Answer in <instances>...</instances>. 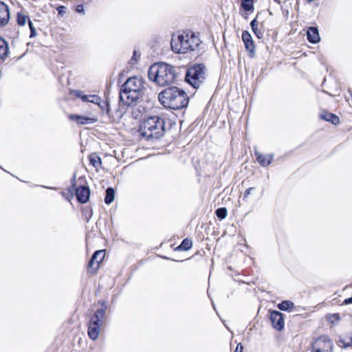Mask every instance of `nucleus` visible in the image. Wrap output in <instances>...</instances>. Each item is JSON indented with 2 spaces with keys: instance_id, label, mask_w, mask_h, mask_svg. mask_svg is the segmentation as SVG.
Returning <instances> with one entry per match:
<instances>
[{
  "instance_id": "7",
  "label": "nucleus",
  "mask_w": 352,
  "mask_h": 352,
  "mask_svg": "<svg viewBox=\"0 0 352 352\" xmlns=\"http://www.w3.org/2000/svg\"><path fill=\"white\" fill-rule=\"evenodd\" d=\"M72 186L76 192L77 200L82 204L87 203L90 197L89 188L85 185V179L80 177L77 180H72Z\"/></svg>"
},
{
  "instance_id": "33",
  "label": "nucleus",
  "mask_w": 352,
  "mask_h": 352,
  "mask_svg": "<svg viewBox=\"0 0 352 352\" xmlns=\"http://www.w3.org/2000/svg\"><path fill=\"white\" fill-rule=\"evenodd\" d=\"M83 94V92L80 90H71L69 91V95H74V96L81 98L82 95Z\"/></svg>"
},
{
  "instance_id": "28",
  "label": "nucleus",
  "mask_w": 352,
  "mask_h": 352,
  "mask_svg": "<svg viewBox=\"0 0 352 352\" xmlns=\"http://www.w3.org/2000/svg\"><path fill=\"white\" fill-rule=\"evenodd\" d=\"M241 6L245 11L253 10V0H241Z\"/></svg>"
},
{
  "instance_id": "23",
  "label": "nucleus",
  "mask_w": 352,
  "mask_h": 352,
  "mask_svg": "<svg viewBox=\"0 0 352 352\" xmlns=\"http://www.w3.org/2000/svg\"><path fill=\"white\" fill-rule=\"evenodd\" d=\"M89 162H90V164L94 166L96 168H98L100 167L101 166V159L100 157L95 153H91L89 157Z\"/></svg>"
},
{
  "instance_id": "38",
  "label": "nucleus",
  "mask_w": 352,
  "mask_h": 352,
  "mask_svg": "<svg viewBox=\"0 0 352 352\" xmlns=\"http://www.w3.org/2000/svg\"><path fill=\"white\" fill-rule=\"evenodd\" d=\"M343 303L345 305L351 304L352 303V297L345 299L344 300Z\"/></svg>"
},
{
  "instance_id": "22",
  "label": "nucleus",
  "mask_w": 352,
  "mask_h": 352,
  "mask_svg": "<svg viewBox=\"0 0 352 352\" xmlns=\"http://www.w3.org/2000/svg\"><path fill=\"white\" fill-rule=\"evenodd\" d=\"M115 198V190L113 188L109 187L106 190V195L104 197V202L106 204H111Z\"/></svg>"
},
{
  "instance_id": "29",
  "label": "nucleus",
  "mask_w": 352,
  "mask_h": 352,
  "mask_svg": "<svg viewBox=\"0 0 352 352\" xmlns=\"http://www.w3.org/2000/svg\"><path fill=\"white\" fill-rule=\"evenodd\" d=\"M216 215L220 219H224L227 216V210L226 208H219L216 212Z\"/></svg>"
},
{
  "instance_id": "32",
  "label": "nucleus",
  "mask_w": 352,
  "mask_h": 352,
  "mask_svg": "<svg viewBox=\"0 0 352 352\" xmlns=\"http://www.w3.org/2000/svg\"><path fill=\"white\" fill-rule=\"evenodd\" d=\"M58 11V14L63 16L65 12V7L64 6L54 5Z\"/></svg>"
},
{
  "instance_id": "37",
  "label": "nucleus",
  "mask_w": 352,
  "mask_h": 352,
  "mask_svg": "<svg viewBox=\"0 0 352 352\" xmlns=\"http://www.w3.org/2000/svg\"><path fill=\"white\" fill-rule=\"evenodd\" d=\"M36 29H32V30H30V38H34L36 36Z\"/></svg>"
},
{
  "instance_id": "2",
  "label": "nucleus",
  "mask_w": 352,
  "mask_h": 352,
  "mask_svg": "<svg viewBox=\"0 0 352 352\" xmlns=\"http://www.w3.org/2000/svg\"><path fill=\"white\" fill-rule=\"evenodd\" d=\"M148 76L151 80L159 86L169 85L175 80V68L165 63H156L150 67Z\"/></svg>"
},
{
  "instance_id": "3",
  "label": "nucleus",
  "mask_w": 352,
  "mask_h": 352,
  "mask_svg": "<svg viewBox=\"0 0 352 352\" xmlns=\"http://www.w3.org/2000/svg\"><path fill=\"white\" fill-rule=\"evenodd\" d=\"M144 85L141 78L131 77L122 85L120 91V100L130 106L136 102L143 93Z\"/></svg>"
},
{
  "instance_id": "13",
  "label": "nucleus",
  "mask_w": 352,
  "mask_h": 352,
  "mask_svg": "<svg viewBox=\"0 0 352 352\" xmlns=\"http://www.w3.org/2000/svg\"><path fill=\"white\" fill-rule=\"evenodd\" d=\"M10 14L8 6L0 1V26L6 25L10 19Z\"/></svg>"
},
{
  "instance_id": "21",
  "label": "nucleus",
  "mask_w": 352,
  "mask_h": 352,
  "mask_svg": "<svg viewBox=\"0 0 352 352\" xmlns=\"http://www.w3.org/2000/svg\"><path fill=\"white\" fill-rule=\"evenodd\" d=\"M9 54V47L8 43L0 37V59H5Z\"/></svg>"
},
{
  "instance_id": "36",
  "label": "nucleus",
  "mask_w": 352,
  "mask_h": 352,
  "mask_svg": "<svg viewBox=\"0 0 352 352\" xmlns=\"http://www.w3.org/2000/svg\"><path fill=\"white\" fill-rule=\"evenodd\" d=\"M242 351H243V346L241 343H239L234 352H242Z\"/></svg>"
},
{
  "instance_id": "27",
  "label": "nucleus",
  "mask_w": 352,
  "mask_h": 352,
  "mask_svg": "<svg viewBox=\"0 0 352 352\" xmlns=\"http://www.w3.org/2000/svg\"><path fill=\"white\" fill-rule=\"evenodd\" d=\"M97 104L100 107L103 112H105L107 114H109L110 106L107 100L102 101L101 98H100V102Z\"/></svg>"
},
{
  "instance_id": "40",
  "label": "nucleus",
  "mask_w": 352,
  "mask_h": 352,
  "mask_svg": "<svg viewBox=\"0 0 352 352\" xmlns=\"http://www.w3.org/2000/svg\"><path fill=\"white\" fill-rule=\"evenodd\" d=\"M28 25L30 30H32V29H35L32 21L30 19H28Z\"/></svg>"
},
{
  "instance_id": "25",
  "label": "nucleus",
  "mask_w": 352,
  "mask_h": 352,
  "mask_svg": "<svg viewBox=\"0 0 352 352\" xmlns=\"http://www.w3.org/2000/svg\"><path fill=\"white\" fill-rule=\"evenodd\" d=\"M192 245V241L188 239L183 240L182 244L177 248L179 250L186 251L191 248Z\"/></svg>"
},
{
  "instance_id": "16",
  "label": "nucleus",
  "mask_w": 352,
  "mask_h": 352,
  "mask_svg": "<svg viewBox=\"0 0 352 352\" xmlns=\"http://www.w3.org/2000/svg\"><path fill=\"white\" fill-rule=\"evenodd\" d=\"M241 37L246 50L251 54H254L255 47L251 34L248 31H243Z\"/></svg>"
},
{
  "instance_id": "31",
  "label": "nucleus",
  "mask_w": 352,
  "mask_h": 352,
  "mask_svg": "<svg viewBox=\"0 0 352 352\" xmlns=\"http://www.w3.org/2000/svg\"><path fill=\"white\" fill-rule=\"evenodd\" d=\"M327 318L331 320V322H338L340 319L338 314H329Z\"/></svg>"
},
{
  "instance_id": "8",
  "label": "nucleus",
  "mask_w": 352,
  "mask_h": 352,
  "mask_svg": "<svg viewBox=\"0 0 352 352\" xmlns=\"http://www.w3.org/2000/svg\"><path fill=\"white\" fill-rule=\"evenodd\" d=\"M333 343L326 336L317 338L312 344L311 352H333Z\"/></svg>"
},
{
  "instance_id": "12",
  "label": "nucleus",
  "mask_w": 352,
  "mask_h": 352,
  "mask_svg": "<svg viewBox=\"0 0 352 352\" xmlns=\"http://www.w3.org/2000/svg\"><path fill=\"white\" fill-rule=\"evenodd\" d=\"M69 118L72 121L79 125L91 124L98 121L96 117H85L76 114H71Z\"/></svg>"
},
{
  "instance_id": "11",
  "label": "nucleus",
  "mask_w": 352,
  "mask_h": 352,
  "mask_svg": "<svg viewBox=\"0 0 352 352\" xmlns=\"http://www.w3.org/2000/svg\"><path fill=\"white\" fill-rule=\"evenodd\" d=\"M270 320L274 329L280 331L284 328L285 322L283 314L278 311H272L270 313Z\"/></svg>"
},
{
  "instance_id": "15",
  "label": "nucleus",
  "mask_w": 352,
  "mask_h": 352,
  "mask_svg": "<svg viewBox=\"0 0 352 352\" xmlns=\"http://www.w3.org/2000/svg\"><path fill=\"white\" fill-rule=\"evenodd\" d=\"M105 313V309H98L91 317L89 324L94 325L100 324L102 326L104 321Z\"/></svg>"
},
{
  "instance_id": "26",
  "label": "nucleus",
  "mask_w": 352,
  "mask_h": 352,
  "mask_svg": "<svg viewBox=\"0 0 352 352\" xmlns=\"http://www.w3.org/2000/svg\"><path fill=\"white\" fill-rule=\"evenodd\" d=\"M28 19L30 18L22 12L17 13L16 22L19 25L23 26Z\"/></svg>"
},
{
  "instance_id": "42",
  "label": "nucleus",
  "mask_w": 352,
  "mask_h": 352,
  "mask_svg": "<svg viewBox=\"0 0 352 352\" xmlns=\"http://www.w3.org/2000/svg\"><path fill=\"white\" fill-rule=\"evenodd\" d=\"M61 194L63 195V197L65 196V192H61Z\"/></svg>"
},
{
  "instance_id": "4",
  "label": "nucleus",
  "mask_w": 352,
  "mask_h": 352,
  "mask_svg": "<svg viewBox=\"0 0 352 352\" xmlns=\"http://www.w3.org/2000/svg\"><path fill=\"white\" fill-rule=\"evenodd\" d=\"M138 131L146 140L158 139L164 133L165 122L159 116H151L142 122Z\"/></svg>"
},
{
  "instance_id": "30",
  "label": "nucleus",
  "mask_w": 352,
  "mask_h": 352,
  "mask_svg": "<svg viewBox=\"0 0 352 352\" xmlns=\"http://www.w3.org/2000/svg\"><path fill=\"white\" fill-rule=\"evenodd\" d=\"M100 98L97 95H88V100L87 102H91L94 104H99L100 102Z\"/></svg>"
},
{
  "instance_id": "35",
  "label": "nucleus",
  "mask_w": 352,
  "mask_h": 352,
  "mask_svg": "<svg viewBox=\"0 0 352 352\" xmlns=\"http://www.w3.org/2000/svg\"><path fill=\"white\" fill-rule=\"evenodd\" d=\"M254 189V188L253 187H250V188H248L245 192H244V194H243V199L244 200H245L250 195L251 192Z\"/></svg>"
},
{
  "instance_id": "41",
  "label": "nucleus",
  "mask_w": 352,
  "mask_h": 352,
  "mask_svg": "<svg viewBox=\"0 0 352 352\" xmlns=\"http://www.w3.org/2000/svg\"><path fill=\"white\" fill-rule=\"evenodd\" d=\"M136 57H137V52L135 51V52H133V57H132V59H135V60H136Z\"/></svg>"
},
{
  "instance_id": "9",
  "label": "nucleus",
  "mask_w": 352,
  "mask_h": 352,
  "mask_svg": "<svg viewBox=\"0 0 352 352\" xmlns=\"http://www.w3.org/2000/svg\"><path fill=\"white\" fill-rule=\"evenodd\" d=\"M105 256V252L103 250L96 251L92 255L89 264L88 272L94 273L98 269L100 263L102 261Z\"/></svg>"
},
{
  "instance_id": "17",
  "label": "nucleus",
  "mask_w": 352,
  "mask_h": 352,
  "mask_svg": "<svg viewBox=\"0 0 352 352\" xmlns=\"http://www.w3.org/2000/svg\"><path fill=\"white\" fill-rule=\"evenodd\" d=\"M256 161L259 163V164L262 166H267L271 164L273 160L272 155H263L258 151H255L254 153Z\"/></svg>"
},
{
  "instance_id": "24",
  "label": "nucleus",
  "mask_w": 352,
  "mask_h": 352,
  "mask_svg": "<svg viewBox=\"0 0 352 352\" xmlns=\"http://www.w3.org/2000/svg\"><path fill=\"white\" fill-rule=\"evenodd\" d=\"M278 308L281 311H289L294 307V304L289 300H284L277 305Z\"/></svg>"
},
{
  "instance_id": "18",
  "label": "nucleus",
  "mask_w": 352,
  "mask_h": 352,
  "mask_svg": "<svg viewBox=\"0 0 352 352\" xmlns=\"http://www.w3.org/2000/svg\"><path fill=\"white\" fill-rule=\"evenodd\" d=\"M308 41L311 43H317L320 41V35L318 28L316 27H310L307 32Z\"/></svg>"
},
{
  "instance_id": "43",
  "label": "nucleus",
  "mask_w": 352,
  "mask_h": 352,
  "mask_svg": "<svg viewBox=\"0 0 352 352\" xmlns=\"http://www.w3.org/2000/svg\"><path fill=\"white\" fill-rule=\"evenodd\" d=\"M351 102H352V94H351Z\"/></svg>"
},
{
  "instance_id": "1",
  "label": "nucleus",
  "mask_w": 352,
  "mask_h": 352,
  "mask_svg": "<svg viewBox=\"0 0 352 352\" xmlns=\"http://www.w3.org/2000/svg\"><path fill=\"white\" fill-rule=\"evenodd\" d=\"M158 99L164 107L175 110L186 107L189 102L188 94L177 87L164 89L159 94Z\"/></svg>"
},
{
  "instance_id": "10",
  "label": "nucleus",
  "mask_w": 352,
  "mask_h": 352,
  "mask_svg": "<svg viewBox=\"0 0 352 352\" xmlns=\"http://www.w3.org/2000/svg\"><path fill=\"white\" fill-rule=\"evenodd\" d=\"M65 71V64L62 62L57 61L56 63L53 65V72L61 86V87H60V91H63L64 89Z\"/></svg>"
},
{
  "instance_id": "20",
  "label": "nucleus",
  "mask_w": 352,
  "mask_h": 352,
  "mask_svg": "<svg viewBox=\"0 0 352 352\" xmlns=\"http://www.w3.org/2000/svg\"><path fill=\"white\" fill-rule=\"evenodd\" d=\"M320 117L321 119L331 122L333 124H337L340 122L339 118L337 116L327 111L321 113Z\"/></svg>"
},
{
  "instance_id": "6",
  "label": "nucleus",
  "mask_w": 352,
  "mask_h": 352,
  "mask_svg": "<svg viewBox=\"0 0 352 352\" xmlns=\"http://www.w3.org/2000/svg\"><path fill=\"white\" fill-rule=\"evenodd\" d=\"M186 81L194 88H198L205 79V66L202 64L189 67L186 74Z\"/></svg>"
},
{
  "instance_id": "34",
  "label": "nucleus",
  "mask_w": 352,
  "mask_h": 352,
  "mask_svg": "<svg viewBox=\"0 0 352 352\" xmlns=\"http://www.w3.org/2000/svg\"><path fill=\"white\" fill-rule=\"evenodd\" d=\"M75 10H76V12H78L79 14H85L84 7H83V6L82 4L78 5L75 8Z\"/></svg>"
},
{
  "instance_id": "19",
  "label": "nucleus",
  "mask_w": 352,
  "mask_h": 352,
  "mask_svg": "<svg viewBox=\"0 0 352 352\" xmlns=\"http://www.w3.org/2000/svg\"><path fill=\"white\" fill-rule=\"evenodd\" d=\"M100 327L101 326L100 324L94 325L93 324H89L88 328V335L91 340H95L98 338Z\"/></svg>"
},
{
  "instance_id": "14",
  "label": "nucleus",
  "mask_w": 352,
  "mask_h": 352,
  "mask_svg": "<svg viewBox=\"0 0 352 352\" xmlns=\"http://www.w3.org/2000/svg\"><path fill=\"white\" fill-rule=\"evenodd\" d=\"M258 19L259 15L258 14L256 18L251 21L250 25L252 27V31L254 32V34L257 36V38H261L263 36L264 34L263 23L262 22L261 23V27L258 28Z\"/></svg>"
},
{
  "instance_id": "5",
  "label": "nucleus",
  "mask_w": 352,
  "mask_h": 352,
  "mask_svg": "<svg viewBox=\"0 0 352 352\" xmlns=\"http://www.w3.org/2000/svg\"><path fill=\"white\" fill-rule=\"evenodd\" d=\"M199 39L192 32H184L171 41L172 50L175 53L184 54L195 50L199 45Z\"/></svg>"
},
{
  "instance_id": "39",
  "label": "nucleus",
  "mask_w": 352,
  "mask_h": 352,
  "mask_svg": "<svg viewBox=\"0 0 352 352\" xmlns=\"http://www.w3.org/2000/svg\"><path fill=\"white\" fill-rule=\"evenodd\" d=\"M82 102H87V100H88V95H85V94H82V96H81V98Z\"/></svg>"
}]
</instances>
